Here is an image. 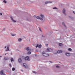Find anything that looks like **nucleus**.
I'll return each mask as SVG.
<instances>
[{
  "instance_id": "obj_2",
  "label": "nucleus",
  "mask_w": 75,
  "mask_h": 75,
  "mask_svg": "<svg viewBox=\"0 0 75 75\" xmlns=\"http://www.w3.org/2000/svg\"><path fill=\"white\" fill-rule=\"evenodd\" d=\"M42 55L44 57H48L49 55V54H46L45 52H42Z\"/></svg>"
},
{
  "instance_id": "obj_15",
  "label": "nucleus",
  "mask_w": 75,
  "mask_h": 75,
  "mask_svg": "<svg viewBox=\"0 0 75 75\" xmlns=\"http://www.w3.org/2000/svg\"><path fill=\"white\" fill-rule=\"evenodd\" d=\"M45 4H48V3H52V2L51 1H46L45 2Z\"/></svg>"
},
{
  "instance_id": "obj_42",
  "label": "nucleus",
  "mask_w": 75,
  "mask_h": 75,
  "mask_svg": "<svg viewBox=\"0 0 75 75\" xmlns=\"http://www.w3.org/2000/svg\"><path fill=\"white\" fill-rule=\"evenodd\" d=\"M5 54V55H6V54Z\"/></svg>"
},
{
  "instance_id": "obj_35",
  "label": "nucleus",
  "mask_w": 75,
  "mask_h": 75,
  "mask_svg": "<svg viewBox=\"0 0 75 75\" xmlns=\"http://www.w3.org/2000/svg\"><path fill=\"white\" fill-rule=\"evenodd\" d=\"M73 13H74V14H75V12L74 11H73Z\"/></svg>"
},
{
  "instance_id": "obj_25",
  "label": "nucleus",
  "mask_w": 75,
  "mask_h": 75,
  "mask_svg": "<svg viewBox=\"0 0 75 75\" xmlns=\"http://www.w3.org/2000/svg\"><path fill=\"white\" fill-rule=\"evenodd\" d=\"M12 70L13 71H14L15 70V68H14V67L13 68Z\"/></svg>"
},
{
  "instance_id": "obj_9",
  "label": "nucleus",
  "mask_w": 75,
  "mask_h": 75,
  "mask_svg": "<svg viewBox=\"0 0 75 75\" xmlns=\"http://www.w3.org/2000/svg\"><path fill=\"white\" fill-rule=\"evenodd\" d=\"M65 55H66L67 57H69V56H71V54H70L68 53H66L65 54Z\"/></svg>"
},
{
  "instance_id": "obj_32",
  "label": "nucleus",
  "mask_w": 75,
  "mask_h": 75,
  "mask_svg": "<svg viewBox=\"0 0 75 75\" xmlns=\"http://www.w3.org/2000/svg\"><path fill=\"white\" fill-rule=\"evenodd\" d=\"M39 30L40 31L42 32V30H41V29L40 28H39Z\"/></svg>"
},
{
  "instance_id": "obj_1",
  "label": "nucleus",
  "mask_w": 75,
  "mask_h": 75,
  "mask_svg": "<svg viewBox=\"0 0 75 75\" xmlns=\"http://www.w3.org/2000/svg\"><path fill=\"white\" fill-rule=\"evenodd\" d=\"M40 16L41 17V18H40V16H37L36 17V18L37 19H38V20H39V19H40V20H41V21H42V20H43V19H44V16L42 15H41Z\"/></svg>"
},
{
  "instance_id": "obj_40",
  "label": "nucleus",
  "mask_w": 75,
  "mask_h": 75,
  "mask_svg": "<svg viewBox=\"0 0 75 75\" xmlns=\"http://www.w3.org/2000/svg\"><path fill=\"white\" fill-rule=\"evenodd\" d=\"M13 75H15V74H13Z\"/></svg>"
},
{
  "instance_id": "obj_19",
  "label": "nucleus",
  "mask_w": 75,
  "mask_h": 75,
  "mask_svg": "<svg viewBox=\"0 0 75 75\" xmlns=\"http://www.w3.org/2000/svg\"><path fill=\"white\" fill-rule=\"evenodd\" d=\"M16 35V34H11V35L12 36H13V37H14V36H15V35Z\"/></svg>"
},
{
  "instance_id": "obj_38",
  "label": "nucleus",
  "mask_w": 75,
  "mask_h": 75,
  "mask_svg": "<svg viewBox=\"0 0 75 75\" xmlns=\"http://www.w3.org/2000/svg\"><path fill=\"white\" fill-rule=\"evenodd\" d=\"M21 71H22V72H23V70H21Z\"/></svg>"
},
{
  "instance_id": "obj_13",
  "label": "nucleus",
  "mask_w": 75,
  "mask_h": 75,
  "mask_svg": "<svg viewBox=\"0 0 75 75\" xmlns=\"http://www.w3.org/2000/svg\"><path fill=\"white\" fill-rule=\"evenodd\" d=\"M47 52H50L51 51V49L50 48H47Z\"/></svg>"
},
{
  "instance_id": "obj_18",
  "label": "nucleus",
  "mask_w": 75,
  "mask_h": 75,
  "mask_svg": "<svg viewBox=\"0 0 75 75\" xmlns=\"http://www.w3.org/2000/svg\"><path fill=\"white\" fill-rule=\"evenodd\" d=\"M18 40L19 41V42H20V41H21L22 40V39H21V38H19L18 39Z\"/></svg>"
},
{
  "instance_id": "obj_6",
  "label": "nucleus",
  "mask_w": 75,
  "mask_h": 75,
  "mask_svg": "<svg viewBox=\"0 0 75 75\" xmlns=\"http://www.w3.org/2000/svg\"><path fill=\"white\" fill-rule=\"evenodd\" d=\"M63 13L64 14V16H66L67 14L65 13V12L66 11L65 10V9H63Z\"/></svg>"
},
{
  "instance_id": "obj_8",
  "label": "nucleus",
  "mask_w": 75,
  "mask_h": 75,
  "mask_svg": "<svg viewBox=\"0 0 75 75\" xmlns=\"http://www.w3.org/2000/svg\"><path fill=\"white\" fill-rule=\"evenodd\" d=\"M29 48V47H28L26 48V50H27V51H33V50H31V49H30Z\"/></svg>"
},
{
  "instance_id": "obj_31",
  "label": "nucleus",
  "mask_w": 75,
  "mask_h": 75,
  "mask_svg": "<svg viewBox=\"0 0 75 75\" xmlns=\"http://www.w3.org/2000/svg\"><path fill=\"white\" fill-rule=\"evenodd\" d=\"M46 47H48V44H46Z\"/></svg>"
},
{
  "instance_id": "obj_3",
  "label": "nucleus",
  "mask_w": 75,
  "mask_h": 75,
  "mask_svg": "<svg viewBox=\"0 0 75 75\" xmlns=\"http://www.w3.org/2000/svg\"><path fill=\"white\" fill-rule=\"evenodd\" d=\"M9 47L10 45H7L4 48H7V49L5 50V51H10V50H9Z\"/></svg>"
},
{
  "instance_id": "obj_16",
  "label": "nucleus",
  "mask_w": 75,
  "mask_h": 75,
  "mask_svg": "<svg viewBox=\"0 0 75 75\" xmlns=\"http://www.w3.org/2000/svg\"><path fill=\"white\" fill-rule=\"evenodd\" d=\"M62 24L63 25H64L65 27V28H67V27H66V26H65V23L63 22L62 23Z\"/></svg>"
},
{
  "instance_id": "obj_21",
  "label": "nucleus",
  "mask_w": 75,
  "mask_h": 75,
  "mask_svg": "<svg viewBox=\"0 0 75 75\" xmlns=\"http://www.w3.org/2000/svg\"><path fill=\"white\" fill-rule=\"evenodd\" d=\"M11 62H13V61H14V59L12 58L11 59Z\"/></svg>"
},
{
  "instance_id": "obj_33",
  "label": "nucleus",
  "mask_w": 75,
  "mask_h": 75,
  "mask_svg": "<svg viewBox=\"0 0 75 75\" xmlns=\"http://www.w3.org/2000/svg\"><path fill=\"white\" fill-rule=\"evenodd\" d=\"M0 14L1 16H2V15H3V14H2V13H0Z\"/></svg>"
},
{
  "instance_id": "obj_14",
  "label": "nucleus",
  "mask_w": 75,
  "mask_h": 75,
  "mask_svg": "<svg viewBox=\"0 0 75 75\" xmlns=\"http://www.w3.org/2000/svg\"><path fill=\"white\" fill-rule=\"evenodd\" d=\"M29 59V57H26L25 58V59L26 61L28 60Z\"/></svg>"
},
{
  "instance_id": "obj_24",
  "label": "nucleus",
  "mask_w": 75,
  "mask_h": 75,
  "mask_svg": "<svg viewBox=\"0 0 75 75\" xmlns=\"http://www.w3.org/2000/svg\"><path fill=\"white\" fill-rule=\"evenodd\" d=\"M28 54H31V52H28Z\"/></svg>"
},
{
  "instance_id": "obj_22",
  "label": "nucleus",
  "mask_w": 75,
  "mask_h": 75,
  "mask_svg": "<svg viewBox=\"0 0 75 75\" xmlns=\"http://www.w3.org/2000/svg\"><path fill=\"white\" fill-rule=\"evenodd\" d=\"M68 51H72V49H71L70 48H69L68 49Z\"/></svg>"
},
{
  "instance_id": "obj_28",
  "label": "nucleus",
  "mask_w": 75,
  "mask_h": 75,
  "mask_svg": "<svg viewBox=\"0 0 75 75\" xmlns=\"http://www.w3.org/2000/svg\"><path fill=\"white\" fill-rule=\"evenodd\" d=\"M53 9H58V8H57V7H55L53 8Z\"/></svg>"
},
{
  "instance_id": "obj_29",
  "label": "nucleus",
  "mask_w": 75,
  "mask_h": 75,
  "mask_svg": "<svg viewBox=\"0 0 75 75\" xmlns=\"http://www.w3.org/2000/svg\"><path fill=\"white\" fill-rule=\"evenodd\" d=\"M6 30L5 28H4L3 30H2V31H5V30Z\"/></svg>"
},
{
  "instance_id": "obj_20",
  "label": "nucleus",
  "mask_w": 75,
  "mask_h": 75,
  "mask_svg": "<svg viewBox=\"0 0 75 75\" xmlns=\"http://www.w3.org/2000/svg\"><path fill=\"white\" fill-rule=\"evenodd\" d=\"M56 67L57 68H60V67H59V66L58 65L56 66Z\"/></svg>"
},
{
  "instance_id": "obj_34",
  "label": "nucleus",
  "mask_w": 75,
  "mask_h": 75,
  "mask_svg": "<svg viewBox=\"0 0 75 75\" xmlns=\"http://www.w3.org/2000/svg\"><path fill=\"white\" fill-rule=\"evenodd\" d=\"M42 37H43L44 38V37H45V36H43V35H42Z\"/></svg>"
},
{
  "instance_id": "obj_41",
  "label": "nucleus",
  "mask_w": 75,
  "mask_h": 75,
  "mask_svg": "<svg viewBox=\"0 0 75 75\" xmlns=\"http://www.w3.org/2000/svg\"><path fill=\"white\" fill-rule=\"evenodd\" d=\"M51 62V63H52V62Z\"/></svg>"
},
{
  "instance_id": "obj_7",
  "label": "nucleus",
  "mask_w": 75,
  "mask_h": 75,
  "mask_svg": "<svg viewBox=\"0 0 75 75\" xmlns=\"http://www.w3.org/2000/svg\"><path fill=\"white\" fill-rule=\"evenodd\" d=\"M62 50H58L57 52V53H55V54H57V53H58V54H59L60 53H62Z\"/></svg>"
},
{
  "instance_id": "obj_5",
  "label": "nucleus",
  "mask_w": 75,
  "mask_h": 75,
  "mask_svg": "<svg viewBox=\"0 0 75 75\" xmlns=\"http://www.w3.org/2000/svg\"><path fill=\"white\" fill-rule=\"evenodd\" d=\"M10 18H11V21H12V22H13V23H16V21L14 20V19H13V17L11 16L10 17Z\"/></svg>"
},
{
  "instance_id": "obj_23",
  "label": "nucleus",
  "mask_w": 75,
  "mask_h": 75,
  "mask_svg": "<svg viewBox=\"0 0 75 75\" xmlns=\"http://www.w3.org/2000/svg\"><path fill=\"white\" fill-rule=\"evenodd\" d=\"M59 46H62V43H59Z\"/></svg>"
},
{
  "instance_id": "obj_26",
  "label": "nucleus",
  "mask_w": 75,
  "mask_h": 75,
  "mask_svg": "<svg viewBox=\"0 0 75 75\" xmlns=\"http://www.w3.org/2000/svg\"><path fill=\"white\" fill-rule=\"evenodd\" d=\"M3 2L4 3H7V1L6 0H4Z\"/></svg>"
},
{
  "instance_id": "obj_10",
  "label": "nucleus",
  "mask_w": 75,
  "mask_h": 75,
  "mask_svg": "<svg viewBox=\"0 0 75 75\" xmlns=\"http://www.w3.org/2000/svg\"><path fill=\"white\" fill-rule=\"evenodd\" d=\"M4 60H8V59H9V58H8V57H5L4 58Z\"/></svg>"
},
{
  "instance_id": "obj_27",
  "label": "nucleus",
  "mask_w": 75,
  "mask_h": 75,
  "mask_svg": "<svg viewBox=\"0 0 75 75\" xmlns=\"http://www.w3.org/2000/svg\"><path fill=\"white\" fill-rule=\"evenodd\" d=\"M9 65L10 67H12V66H11V64H9Z\"/></svg>"
},
{
  "instance_id": "obj_39",
  "label": "nucleus",
  "mask_w": 75,
  "mask_h": 75,
  "mask_svg": "<svg viewBox=\"0 0 75 75\" xmlns=\"http://www.w3.org/2000/svg\"><path fill=\"white\" fill-rule=\"evenodd\" d=\"M1 57H2V56H0V58Z\"/></svg>"
},
{
  "instance_id": "obj_4",
  "label": "nucleus",
  "mask_w": 75,
  "mask_h": 75,
  "mask_svg": "<svg viewBox=\"0 0 75 75\" xmlns=\"http://www.w3.org/2000/svg\"><path fill=\"white\" fill-rule=\"evenodd\" d=\"M42 45H38V44H37V46H36L35 47L37 48V47H38L39 48H41Z\"/></svg>"
},
{
  "instance_id": "obj_11",
  "label": "nucleus",
  "mask_w": 75,
  "mask_h": 75,
  "mask_svg": "<svg viewBox=\"0 0 75 75\" xmlns=\"http://www.w3.org/2000/svg\"><path fill=\"white\" fill-rule=\"evenodd\" d=\"M18 62L19 63H21V62H22V60L20 58L18 59Z\"/></svg>"
},
{
  "instance_id": "obj_37",
  "label": "nucleus",
  "mask_w": 75,
  "mask_h": 75,
  "mask_svg": "<svg viewBox=\"0 0 75 75\" xmlns=\"http://www.w3.org/2000/svg\"><path fill=\"white\" fill-rule=\"evenodd\" d=\"M34 17H36V16H34Z\"/></svg>"
},
{
  "instance_id": "obj_36",
  "label": "nucleus",
  "mask_w": 75,
  "mask_h": 75,
  "mask_svg": "<svg viewBox=\"0 0 75 75\" xmlns=\"http://www.w3.org/2000/svg\"><path fill=\"white\" fill-rule=\"evenodd\" d=\"M3 75H6V74H2Z\"/></svg>"
},
{
  "instance_id": "obj_30",
  "label": "nucleus",
  "mask_w": 75,
  "mask_h": 75,
  "mask_svg": "<svg viewBox=\"0 0 75 75\" xmlns=\"http://www.w3.org/2000/svg\"><path fill=\"white\" fill-rule=\"evenodd\" d=\"M32 72H33V73H34V74H35L36 73V72L35 71H32Z\"/></svg>"
},
{
  "instance_id": "obj_17",
  "label": "nucleus",
  "mask_w": 75,
  "mask_h": 75,
  "mask_svg": "<svg viewBox=\"0 0 75 75\" xmlns=\"http://www.w3.org/2000/svg\"><path fill=\"white\" fill-rule=\"evenodd\" d=\"M3 70H1V71L0 72V74H1V75H2V74H3Z\"/></svg>"
},
{
  "instance_id": "obj_12",
  "label": "nucleus",
  "mask_w": 75,
  "mask_h": 75,
  "mask_svg": "<svg viewBox=\"0 0 75 75\" xmlns=\"http://www.w3.org/2000/svg\"><path fill=\"white\" fill-rule=\"evenodd\" d=\"M23 66L24 67H25V68H27V64H25V63H23Z\"/></svg>"
}]
</instances>
